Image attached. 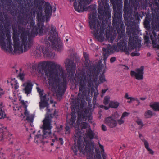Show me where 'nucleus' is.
<instances>
[{
  "label": "nucleus",
  "instance_id": "1",
  "mask_svg": "<svg viewBox=\"0 0 159 159\" xmlns=\"http://www.w3.org/2000/svg\"><path fill=\"white\" fill-rule=\"evenodd\" d=\"M88 118L89 122H91L92 117L91 114H88L85 112L84 116L79 114L74 135L75 140H77V142L73 150L76 153L78 149L83 154L87 153L92 157L94 144L92 142L91 139L94 138L95 134L91 129L90 125L85 122Z\"/></svg>",
  "mask_w": 159,
  "mask_h": 159
},
{
  "label": "nucleus",
  "instance_id": "2",
  "mask_svg": "<svg viewBox=\"0 0 159 159\" xmlns=\"http://www.w3.org/2000/svg\"><path fill=\"white\" fill-rule=\"evenodd\" d=\"M43 68H48L45 72L49 80V84L53 92L57 96H61L64 92L66 86L67 75L65 74L63 70L60 65L53 61H44L40 64Z\"/></svg>",
  "mask_w": 159,
  "mask_h": 159
},
{
  "label": "nucleus",
  "instance_id": "3",
  "mask_svg": "<svg viewBox=\"0 0 159 159\" xmlns=\"http://www.w3.org/2000/svg\"><path fill=\"white\" fill-rule=\"evenodd\" d=\"M86 68V73L84 70L79 71L76 74L75 84H80L79 95L82 93L88 83L89 86L95 85L98 86L101 83L106 81L104 73L107 69L106 66L101 67L98 72L93 69V67Z\"/></svg>",
  "mask_w": 159,
  "mask_h": 159
},
{
  "label": "nucleus",
  "instance_id": "4",
  "mask_svg": "<svg viewBox=\"0 0 159 159\" xmlns=\"http://www.w3.org/2000/svg\"><path fill=\"white\" fill-rule=\"evenodd\" d=\"M102 0L104 10L101 6L98 7V17L100 21H99L96 17L89 16L90 21L89 25L90 28L94 30V35L96 39L100 42H102L104 39L105 30L106 28V23L108 22L109 19L111 17V13L109 10V5L107 0Z\"/></svg>",
  "mask_w": 159,
  "mask_h": 159
},
{
  "label": "nucleus",
  "instance_id": "5",
  "mask_svg": "<svg viewBox=\"0 0 159 159\" xmlns=\"http://www.w3.org/2000/svg\"><path fill=\"white\" fill-rule=\"evenodd\" d=\"M37 89L39 93L41 101L39 102L40 109L46 107V111H47L44 119L43 120V135H42L39 134H38L34 138V142L37 144H39L43 141L44 138H50L52 141L54 142L57 139V137L55 134H51V129L52 128V121L51 118L57 116V112L56 110L53 111L54 114L50 113V109H48L49 105L48 103L45 95L43 96V91L39 88L37 87Z\"/></svg>",
  "mask_w": 159,
  "mask_h": 159
},
{
  "label": "nucleus",
  "instance_id": "6",
  "mask_svg": "<svg viewBox=\"0 0 159 159\" xmlns=\"http://www.w3.org/2000/svg\"><path fill=\"white\" fill-rule=\"evenodd\" d=\"M120 41L116 46H108L107 51L109 53H113L121 50L124 52L126 54L129 55L130 52L134 48L136 51H138L141 46V40L138 39V36L136 35H134L133 38L130 37L129 38L128 48L126 47V40H121Z\"/></svg>",
  "mask_w": 159,
  "mask_h": 159
},
{
  "label": "nucleus",
  "instance_id": "7",
  "mask_svg": "<svg viewBox=\"0 0 159 159\" xmlns=\"http://www.w3.org/2000/svg\"><path fill=\"white\" fill-rule=\"evenodd\" d=\"M19 34H17L15 30H13V40L14 41V52L16 53H20L26 51L31 46L30 42H27V36L23 34L21 35V41L19 39Z\"/></svg>",
  "mask_w": 159,
  "mask_h": 159
},
{
  "label": "nucleus",
  "instance_id": "8",
  "mask_svg": "<svg viewBox=\"0 0 159 159\" xmlns=\"http://www.w3.org/2000/svg\"><path fill=\"white\" fill-rule=\"evenodd\" d=\"M51 30L49 34V37L47 40H48L49 46L58 51H60L62 48V45L60 41L57 38V33L56 28L52 25L50 26Z\"/></svg>",
  "mask_w": 159,
  "mask_h": 159
},
{
  "label": "nucleus",
  "instance_id": "9",
  "mask_svg": "<svg viewBox=\"0 0 159 159\" xmlns=\"http://www.w3.org/2000/svg\"><path fill=\"white\" fill-rule=\"evenodd\" d=\"M120 117V115L117 111H115L109 116L106 117L105 120V123L109 127L113 128L116 127L118 125V120Z\"/></svg>",
  "mask_w": 159,
  "mask_h": 159
},
{
  "label": "nucleus",
  "instance_id": "10",
  "mask_svg": "<svg viewBox=\"0 0 159 159\" xmlns=\"http://www.w3.org/2000/svg\"><path fill=\"white\" fill-rule=\"evenodd\" d=\"M11 33H7L6 36L0 35V45L3 48L6 50H12Z\"/></svg>",
  "mask_w": 159,
  "mask_h": 159
},
{
  "label": "nucleus",
  "instance_id": "11",
  "mask_svg": "<svg viewBox=\"0 0 159 159\" xmlns=\"http://www.w3.org/2000/svg\"><path fill=\"white\" fill-rule=\"evenodd\" d=\"M65 66L66 68V70L69 73V77H71L74 75L75 65L73 62L69 59H67L65 62Z\"/></svg>",
  "mask_w": 159,
  "mask_h": 159
},
{
  "label": "nucleus",
  "instance_id": "12",
  "mask_svg": "<svg viewBox=\"0 0 159 159\" xmlns=\"http://www.w3.org/2000/svg\"><path fill=\"white\" fill-rule=\"evenodd\" d=\"M47 29L44 26L43 24L38 23V27H34L32 29L30 35L34 37L39 34L40 35H42Z\"/></svg>",
  "mask_w": 159,
  "mask_h": 159
},
{
  "label": "nucleus",
  "instance_id": "13",
  "mask_svg": "<svg viewBox=\"0 0 159 159\" xmlns=\"http://www.w3.org/2000/svg\"><path fill=\"white\" fill-rule=\"evenodd\" d=\"M144 70V67L142 66L136 69L135 71H131L130 75L132 77H134L138 80H142L143 78Z\"/></svg>",
  "mask_w": 159,
  "mask_h": 159
},
{
  "label": "nucleus",
  "instance_id": "14",
  "mask_svg": "<svg viewBox=\"0 0 159 159\" xmlns=\"http://www.w3.org/2000/svg\"><path fill=\"white\" fill-rule=\"evenodd\" d=\"M35 52L37 55L40 54L42 53H43L44 57H51L52 55H53V53L51 52L48 51L47 49H46L43 47L37 48L36 49Z\"/></svg>",
  "mask_w": 159,
  "mask_h": 159
},
{
  "label": "nucleus",
  "instance_id": "15",
  "mask_svg": "<svg viewBox=\"0 0 159 159\" xmlns=\"http://www.w3.org/2000/svg\"><path fill=\"white\" fill-rule=\"evenodd\" d=\"M74 0H71V1ZM84 0H75L74 2V8L75 10L79 12H83L87 10V9L85 8L81 4Z\"/></svg>",
  "mask_w": 159,
  "mask_h": 159
},
{
  "label": "nucleus",
  "instance_id": "16",
  "mask_svg": "<svg viewBox=\"0 0 159 159\" xmlns=\"http://www.w3.org/2000/svg\"><path fill=\"white\" fill-rule=\"evenodd\" d=\"M152 35H150L151 39L152 42V45L154 48L157 49L156 52L157 55L159 57V39H158V41H157L156 38L157 35L154 32H152ZM157 59L159 60V58H157Z\"/></svg>",
  "mask_w": 159,
  "mask_h": 159
},
{
  "label": "nucleus",
  "instance_id": "17",
  "mask_svg": "<svg viewBox=\"0 0 159 159\" xmlns=\"http://www.w3.org/2000/svg\"><path fill=\"white\" fill-rule=\"evenodd\" d=\"M24 88L23 91L27 96L30 94L31 92L33 85L31 81L28 80L24 83L22 85Z\"/></svg>",
  "mask_w": 159,
  "mask_h": 159
},
{
  "label": "nucleus",
  "instance_id": "18",
  "mask_svg": "<svg viewBox=\"0 0 159 159\" xmlns=\"http://www.w3.org/2000/svg\"><path fill=\"white\" fill-rule=\"evenodd\" d=\"M20 102L24 106L25 110L24 115L26 116V120L32 122L34 116L32 114H30L29 111H28L27 109V106L26 105L27 102H25L24 101L22 100H21Z\"/></svg>",
  "mask_w": 159,
  "mask_h": 159
},
{
  "label": "nucleus",
  "instance_id": "19",
  "mask_svg": "<svg viewBox=\"0 0 159 159\" xmlns=\"http://www.w3.org/2000/svg\"><path fill=\"white\" fill-rule=\"evenodd\" d=\"M7 84L8 85H11L12 88L15 89H17L19 87V84L17 80L14 78L10 77L7 80Z\"/></svg>",
  "mask_w": 159,
  "mask_h": 159
},
{
  "label": "nucleus",
  "instance_id": "20",
  "mask_svg": "<svg viewBox=\"0 0 159 159\" xmlns=\"http://www.w3.org/2000/svg\"><path fill=\"white\" fill-rule=\"evenodd\" d=\"M41 2L43 5H44L45 7V12L46 16H48L50 15L52 12V8L50 4L49 3L45 2L43 0H42Z\"/></svg>",
  "mask_w": 159,
  "mask_h": 159
},
{
  "label": "nucleus",
  "instance_id": "21",
  "mask_svg": "<svg viewBox=\"0 0 159 159\" xmlns=\"http://www.w3.org/2000/svg\"><path fill=\"white\" fill-rule=\"evenodd\" d=\"M99 146L100 149L101 150V152L102 155L103 157V159H106V158L107 157V155L104 152L103 146L100 144H99ZM96 152L97 153V154L96 155V158L98 159H102L101 158L100 152H98V150L96 149Z\"/></svg>",
  "mask_w": 159,
  "mask_h": 159
},
{
  "label": "nucleus",
  "instance_id": "22",
  "mask_svg": "<svg viewBox=\"0 0 159 159\" xmlns=\"http://www.w3.org/2000/svg\"><path fill=\"white\" fill-rule=\"evenodd\" d=\"M121 16H120V17L118 18V22H117L116 21V14H114V18L113 20V25L114 26H116V25H119V24H120L121 25V30H122V33H124V32L125 30H124V29L123 28V25H122V23L121 22Z\"/></svg>",
  "mask_w": 159,
  "mask_h": 159
},
{
  "label": "nucleus",
  "instance_id": "23",
  "mask_svg": "<svg viewBox=\"0 0 159 159\" xmlns=\"http://www.w3.org/2000/svg\"><path fill=\"white\" fill-rule=\"evenodd\" d=\"M129 114V113L125 112H123L120 118H119V120L118 121V125H120L124 123L125 122V117L128 116Z\"/></svg>",
  "mask_w": 159,
  "mask_h": 159
},
{
  "label": "nucleus",
  "instance_id": "24",
  "mask_svg": "<svg viewBox=\"0 0 159 159\" xmlns=\"http://www.w3.org/2000/svg\"><path fill=\"white\" fill-rule=\"evenodd\" d=\"M124 98L126 100H128L127 102L129 103H131L133 101L137 100V98L129 96L128 93H125Z\"/></svg>",
  "mask_w": 159,
  "mask_h": 159
},
{
  "label": "nucleus",
  "instance_id": "25",
  "mask_svg": "<svg viewBox=\"0 0 159 159\" xmlns=\"http://www.w3.org/2000/svg\"><path fill=\"white\" fill-rule=\"evenodd\" d=\"M71 111L72 112L71 114V118L70 120V122L69 123L70 125H73L74 124L75 121L76 116L75 115V111L74 108L72 107Z\"/></svg>",
  "mask_w": 159,
  "mask_h": 159
},
{
  "label": "nucleus",
  "instance_id": "26",
  "mask_svg": "<svg viewBox=\"0 0 159 159\" xmlns=\"http://www.w3.org/2000/svg\"><path fill=\"white\" fill-rule=\"evenodd\" d=\"M150 107L154 110L159 111V103L152 102L150 104Z\"/></svg>",
  "mask_w": 159,
  "mask_h": 159
},
{
  "label": "nucleus",
  "instance_id": "27",
  "mask_svg": "<svg viewBox=\"0 0 159 159\" xmlns=\"http://www.w3.org/2000/svg\"><path fill=\"white\" fill-rule=\"evenodd\" d=\"M119 105V102L116 101H111L109 104V107L113 108H117Z\"/></svg>",
  "mask_w": 159,
  "mask_h": 159
},
{
  "label": "nucleus",
  "instance_id": "28",
  "mask_svg": "<svg viewBox=\"0 0 159 159\" xmlns=\"http://www.w3.org/2000/svg\"><path fill=\"white\" fill-rule=\"evenodd\" d=\"M108 30L106 31V36L107 39H108L111 42H112L114 39V37L112 36L110 33L108 32Z\"/></svg>",
  "mask_w": 159,
  "mask_h": 159
},
{
  "label": "nucleus",
  "instance_id": "29",
  "mask_svg": "<svg viewBox=\"0 0 159 159\" xmlns=\"http://www.w3.org/2000/svg\"><path fill=\"white\" fill-rule=\"evenodd\" d=\"M153 114L152 112L149 110H148L145 113L144 116L145 117L148 118L151 117Z\"/></svg>",
  "mask_w": 159,
  "mask_h": 159
},
{
  "label": "nucleus",
  "instance_id": "30",
  "mask_svg": "<svg viewBox=\"0 0 159 159\" xmlns=\"http://www.w3.org/2000/svg\"><path fill=\"white\" fill-rule=\"evenodd\" d=\"M124 17L125 19V24L126 25H127V30H128V29H129V25H128V18L126 17V13L125 12H124Z\"/></svg>",
  "mask_w": 159,
  "mask_h": 159
},
{
  "label": "nucleus",
  "instance_id": "31",
  "mask_svg": "<svg viewBox=\"0 0 159 159\" xmlns=\"http://www.w3.org/2000/svg\"><path fill=\"white\" fill-rule=\"evenodd\" d=\"M110 99V97L109 96H107L104 97L103 103L105 104H107Z\"/></svg>",
  "mask_w": 159,
  "mask_h": 159
},
{
  "label": "nucleus",
  "instance_id": "32",
  "mask_svg": "<svg viewBox=\"0 0 159 159\" xmlns=\"http://www.w3.org/2000/svg\"><path fill=\"white\" fill-rule=\"evenodd\" d=\"M3 129L2 125L0 124V138H1L3 136Z\"/></svg>",
  "mask_w": 159,
  "mask_h": 159
},
{
  "label": "nucleus",
  "instance_id": "33",
  "mask_svg": "<svg viewBox=\"0 0 159 159\" xmlns=\"http://www.w3.org/2000/svg\"><path fill=\"white\" fill-rule=\"evenodd\" d=\"M136 122L138 125L141 127L143 126V124L141 120H138L136 121Z\"/></svg>",
  "mask_w": 159,
  "mask_h": 159
},
{
  "label": "nucleus",
  "instance_id": "34",
  "mask_svg": "<svg viewBox=\"0 0 159 159\" xmlns=\"http://www.w3.org/2000/svg\"><path fill=\"white\" fill-rule=\"evenodd\" d=\"M24 75L23 73H20L19 74L18 77L21 80L23 81L24 79Z\"/></svg>",
  "mask_w": 159,
  "mask_h": 159
},
{
  "label": "nucleus",
  "instance_id": "35",
  "mask_svg": "<svg viewBox=\"0 0 159 159\" xmlns=\"http://www.w3.org/2000/svg\"><path fill=\"white\" fill-rule=\"evenodd\" d=\"M143 141L144 142V144L145 145V146L146 149L149 148V144L147 141L145 140H143Z\"/></svg>",
  "mask_w": 159,
  "mask_h": 159
},
{
  "label": "nucleus",
  "instance_id": "36",
  "mask_svg": "<svg viewBox=\"0 0 159 159\" xmlns=\"http://www.w3.org/2000/svg\"><path fill=\"white\" fill-rule=\"evenodd\" d=\"M84 56L85 58V61H87L88 60L89 55L86 53H84Z\"/></svg>",
  "mask_w": 159,
  "mask_h": 159
},
{
  "label": "nucleus",
  "instance_id": "37",
  "mask_svg": "<svg viewBox=\"0 0 159 159\" xmlns=\"http://www.w3.org/2000/svg\"><path fill=\"white\" fill-rule=\"evenodd\" d=\"M139 55L140 53L139 52H132L131 54L132 56H139Z\"/></svg>",
  "mask_w": 159,
  "mask_h": 159
},
{
  "label": "nucleus",
  "instance_id": "38",
  "mask_svg": "<svg viewBox=\"0 0 159 159\" xmlns=\"http://www.w3.org/2000/svg\"><path fill=\"white\" fill-rule=\"evenodd\" d=\"M102 130L104 131H106L107 130V128L106 126L104 125H102Z\"/></svg>",
  "mask_w": 159,
  "mask_h": 159
},
{
  "label": "nucleus",
  "instance_id": "39",
  "mask_svg": "<svg viewBox=\"0 0 159 159\" xmlns=\"http://www.w3.org/2000/svg\"><path fill=\"white\" fill-rule=\"evenodd\" d=\"M116 60V58L115 57H111L110 60V62L111 63L114 62Z\"/></svg>",
  "mask_w": 159,
  "mask_h": 159
},
{
  "label": "nucleus",
  "instance_id": "40",
  "mask_svg": "<svg viewBox=\"0 0 159 159\" xmlns=\"http://www.w3.org/2000/svg\"><path fill=\"white\" fill-rule=\"evenodd\" d=\"M147 149L148 150V151L150 153L152 154H153L154 152L153 151L152 149H150L149 148Z\"/></svg>",
  "mask_w": 159,
  "mask_h": 159
},
{
  "label": "nucleus",
  "instance_id": "41",
  "mask_svg": "<svg viewBox=\"0 0 159 159\" xmlns=\"http://www.w3.org/2000/svg\"><path fill=\"white\" fill-rule=\"evenodd\" d=\"M100 107L102 108H103L106 110H107L109 109V107L105 106L103 105H101Z\"/></svg>",
  "mask_w": 159,
  "mask_h": 159
},
{
  "label": "nucleus",
  "instance_id": "42",
  "mask_svg": "<svg viewBox=\"0 0 159 159\" xmlns=\"http://www.w3.org/2000/svg\"><path fill=\"white\" fill-rule=\"evenodd\" d=\"M59 140L60 141L61 144V145H62L63 143V141L62 139V138H60L59 139Z\"/></svg>",
  "mask_w": 159,
  "mask_h": 159
},
{
  "label": "nucleus",
  "instance_id": "43",
  "mask_svg": "<svg viewBox=\"0 0 159 159\" xmlns=\"http://www.w3.org/2000/svg\"><path fill=\"white\" fill-rule=\"evenodd\" d=\"M107 90V89H103L102 90V94L103 95Z\"/></svg>",
  "mask_w": 159,
  "mask_h": 159
},
{
  "label": "nucleus",
  "instance_id": "44",
  "mask_svg": "<svg viewBox=\"0 0 159 159\" xmlns=\"http://www.w3.org/2000/svg\"><path fill=\"white\" fill-rule=\"evenodd\" d=\"M66 130V131H69L70 129V128L69 126H66L65 128Z\"/></svg>",
  "mask_w": 159,
  "mask_h": 159
},
{
  "label": "nucleus",
  "instance_id": "45",
  "mask_svg": "<svg viewBox=\"0 0 159 159\" xmlns=\"http://www.w3.org/2000/svg\"><path fill=\"white\" fill-rule=\"evenodd\" d=\"M140 99L141 100L143 101L146 99V98L144 97H141L140 98Z\"/></svg>",
  "mask_w": 159,
  "mask_h": 159
},
{
  "label": "nucleus",
  "instance_id": "46",
  "mask_svg": "<svg viewBox=\"0 0 159 159\" xmlns=\"http://www.w3.org/2000/svg\"><path fill=\"white\" fill-rule=\"evenodd\" d=\"M144 39H145V41L148 42V41L149 40V38H148V39H146V37H145Z\"/></svg>",
  "mask_w": 159,
  "mask_h": 159
},
{
  "label": "nucleus",
  "instance_id": "47",
  "mask_svg": "<svg viewBox=\"0 0 159 159\" xmlns=\"http://www.w3.org/2000/svg\"><path fill=\"white\" fill-rule=\"evenodd\" d=\"M139 137L141 138L142 137V134H139Z\"/></svg>",
  "mask_w": 159,
  "mask_h": 159
},
{
  "label": "nucleus",
  "instance_id": "48",
  "mask_svg": "<svg viewBox=\"0 0 159 159\" xmlns=\"http://www.w3.org/2000/svg\"><path fill=\"white\" fill-rule=\"evenodd\" d=\"M97 93H95V94H94V96H96L97 95H98V93H98V90H97Z\"/></svg>",
  "mask_w": 159,
  "mask_h": 159
},
{
  "label": "nucleus",
  "instance_id": "49",
  "mask_svg": "<svg viewBox=\"0 0 159 159\" xmlns=\"http://www.w3.org/2000/svg\"><path fill=\"white\" fill-rule=\"evenodd\" d=\"M107 57H104V63L105 64V62H106V59H107Z\"/></svg>",
  "mask_w": 159,
  "mask_h": 159
},
{
  "label": "nucleus",
  "instance_id": "50",
  "mask_svg": "<svg viewBox=\"0 0 159 159\" xmlns=\"http://www.w3.org/2000/svg\"><path fill=\"white\" fill-rule=\"evenodd\" d=\"M18 99H19V100L20 101V100H21V96H19L18 97Z\"/></svg>",
  "mask_w": 159,
  "mask_h": 159
},
{
  "label": "nucleus",
  "instance_id": "51",
  "mask_svg": "<svg viewBox=\"0 0 159 159\" xmlns=\"http://www.w3.org/2000/svg\"><path fill=\"white\" fill-rule=\"evenodd\" d=\"M20 116L21 117H25V116H24L23 115V114H21V115Z\"/></svg>",
  "mask_w": 159,
  "mask_h": 159
},
{
  "label": "nucleus",
  "instance_id": "52",
  "mask_svg": "<svg viewBox=\"0 0 159 159\" xmlns=\"http://www.w3.org/2000/svg\"><path fill=\"white\" fill-rule=\"evenodd\" d=\"M117 33H118V34H119V30L117 28Z\"/></svg>",
  "mask_w": 159,
  "mask_h": 159
},
{
  "label": "nucleus",
  "instance_id": "53",
  "mask_svg": "<svg viewBox=\"0 0 159 159\" xmlns=\"http://www.w3.org/2000/svg\"><path fill=\"white\" fill-rule=\"evenodd\" d=\"M62 127H63V126H62V125H60V128H61V129H62Z\"/></svg>",
  "mask_w": 159,
  "mask_h": 159
},
{
  "label": "nucleus",
  "instance_id": "54",
  "mask_svg": "<svg viewBox=\"0 0 159 159\" xmlns=\"http://www.w3.org/2000/svg\"><path fill=\"white\" fill-rule=\"evenodd\" d=\"M51 102L52 103H54L53 101H52V100H51Z\"/></svg>",
  "mask_w": 159,
  "mask_h": 159
},
{
  "label": "nucleus",
  "instance_id": "55",
  "mask_svg": "<svg viewBox=\"0 0 159 159\" xmlns=\"http://www.w3.org/2000/svg\"><path fill=\"white\" fill-rule=\"evenodd\" d=\"M13 108H14V110H16V109H15V107H13Z\"/></svg>",
  "mask_w": 159,
  "mask_h": 159
},
{
  "label": "nucleus",
  "instance_id": "56",
  "mask_svg": "<svg viewBox=\"0 0 159 159\" xmlns=\"http://www.w3.org/2000/svg\"><path fill=\"white\" fill-rule=\"evenodd\" d=\"M31 127H32V128H31V129H33V127H32V125H31Z\"/></svg>",
  "mask_w": 159,
  "mask_h": 159
},
{
  "label": "nucleus",
  "instance_id": "57",
  "mask_svg": "<svg viewBox=\"0 0 159 159\" xmlns=\"http://www.w3.org/2000/svg\"><path fill=\"white\" fill-rule=\"evenodd\" d=\"M137 101H138V103H139H139H140V102H139V101L138 100V99H137Z\"/></svg>",
  "mask_w": 159,
  "mask_h": 159
},
{
  "label": "nucleus",
  "instance_id": "58",
  "mask_svg": "<svg viewBox=\"0 0 159 159\" xmlns=\"http://www.w3.org/2000/svg\"><path fill=\"white\" fill-rule=\"evenodd\" d=\"M51 145L52 146H53V143H51Z\"/></svg>",
  "mask_w": 159,
  "mask_h": 159
},
{
  "label": "nucleus",
  "instance_id": "59",
  "mask_svg": "<svg viewBox=\"0 0 159 159\" xmlns=\"http://www.w3.org/2000/svg\"><path fill=\"white\" fill-rule=\"evenodd\" d=\"M48 43H46V44H47L48 46Z\"/></svg>",
  "mask_w": 159,
  "mask_h": 159
},
{
  "label": "nucleus",
  "instance_id": "60",
  "mask_svg": "<svg viewBox=\"0 0 159 159\" xmlns=\"http://www.w3.org/2000/svg\"><path fill=\"white\" fill-rule=\"evenodd\" d=\"M37 15H38V17H39V14H38Z\"/></svg>",
  "mask_w": 159,
  "mask_h": 159
},
{
  "label": "nucleus",
  "instance_id": "61",
  "mask_svg": "<svg viewBox=\"0 0 159 159\" xmlns=\"http://www.w3.org/2000/svg\"><path fill=\"white\" fill-rule=\"evenodd\" d=\"M14 102L16 101V99H14Z\"/></svg>",
  "mask_w": 159,
  "mask_h": 159
},
{
  "label": "nucleus",
  "instance_id": "62",
  "mask_svg": "<svg viewBox=\"0 0 159 159\" xmlns=\"http://www.w3.org/2000/svg\"><path fill=\"white\" fill-rule=\"evenodd\" d=\"M33 24H35V22H33Z\"/></svg>",
  "mask_w": 159,
  "mask_h": 159
},
{
  "label": "nucleus",
  "instance_id": "63",
  "mask_svg": "<svg viewBox=\"0 0 159 159\" xmlns=\"http://www.w3.org/2000/svg\"><path fill=\"white\" fill-rule=\"evenodd\" d=\"M26 129H27V131H29V130H28V129L27 128H26Z\"/></svg>",
  "mask_w": 159,
  "mask_h": 159
},
{
  "label": "nucleus",
  "instance_id": "64",
  "mask_svg": "<svg viewBox=\"0 0 159 159\" xmlns=\"http://www.w3.org/2000/svg\"><path fill=\"white\" fill-rule=\"evenodd\" d=\"M40 132V130L39 131H38V132H39V133Z\"/></svg>",
  "mask_w": 159,
  "mask_h": 159
}]
</instances>
